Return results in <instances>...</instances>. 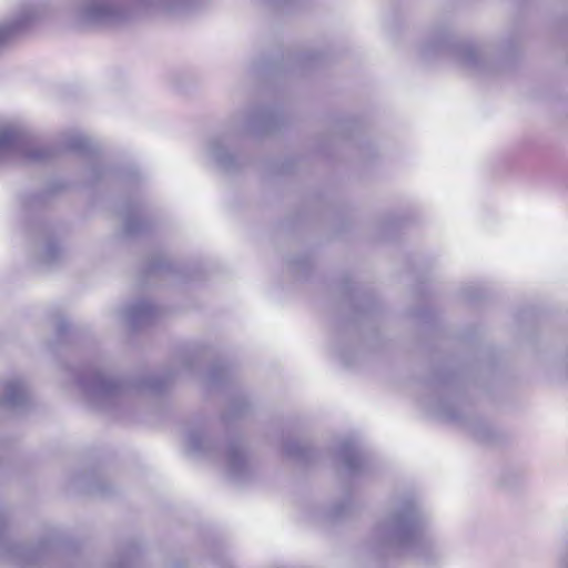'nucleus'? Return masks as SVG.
Segmentation results:
<instances>
[{"label": "nucleus", "mask_w": 568, "mask_h": 568, "mask_svg": "<svg viewBox=\"0 0 568 568\" xmlns=\"http://www.w3.org/2000/svg\"><path fill=\"white\" fill-rule=\"evenodd\" d=\"M60 146L63 150L77 152L83 155L94 154L98 151V148L89 138L78 133L65 134L60 142Z\"/></svg>", "instance_id": "nucleus-15"}, {"label": "nucleus", "mask_w": 568, "mask_h": 568, "mask_svg": "<svg viewBox=\"0 0 568 568\" xmlns=\"http://www.w3.org/2000/svg\"><path fill=\"white\" fill-rule=\"evenodd\" d=\"M91 175L93 180H100L103 176L101 169L97 165L91 168Z\"/></svg>", "instance_id": "nucleus-24"}, {"label": "nucleus", "mask_w": 568, "mask_h": 568, "mask_svg": "<svg viewBox=\"0 0 568 568\" xmlns=\"http://www.w3.org/2000/svg\"><path fill=\"white\" fill-rule=\"evenodd\" d=\"M453 54L460 67L474 73H485L493 70L487 51L474 43L462 42L454 45Z\"/></svg>", "instance_id": "nucleus-8"}, {"label": "nucleus", "mask_w": 568, "mask_h": 568, "mask_svg": "<svg viewBox=\"0 0 568 568\" xmlns=\"http://www.w3.org/2000/svg\"><path fill=\"white\" fill-rule=\"evenodd\" d=\"M247 407H248V405H247L246 399H244V398L235 399L230 404L227 410L224 413L223 419L231 420L233 418L241 417L242 415H244Z\"/></svg>", "instance_id": "nucleus-21"}, {"label": "nucleus", "mask_w": 568, "mask_h": 568, "mask_svg": "<svg viewBox=\"0 0 568 568\" xmlns=\"http://www.w3.org/2000/svg\"><path fill=\"white\" fill-rule=\"evenodd\" d=\"M159 315V308L150 301L140 300L120 311V318L132 329L151 324Z\"/></svg>", "instance_id": "nucleus-10"}, {"label": "nucleus", "mask_w": 568, "mask_h": 568, "mask_svg": "<svg viewBox=\"0 0 568 568\" xmlns=\"http://www.w3.org/2000/svg\"><path fill=\"white\" fill-rule=\"evenodd\" d=\"M558 568H568V536L558 557Z\"/></svg>", "instance_id": "nucleus-22"}, {"label": "nucleus", "mask_w": 568, "mask_h": 568, "mask_svg": "<svg viewBox=\"0 0 568 568\" xmlns=\"http://www.w3.org/2000/svg\"><path fill=\"white\" fill-rule=\"evenodd\" d=\"M184 442L189 454L223 464L235 481H244L253 473L248 453L241 438L231 437L220 443L210 435L206 426L194 425L185 430Z\"/></svg>", "instance_id": "nucleus-5"}, {"label": "nucleus", "mask_w": 568, "mask_h": 568, "mask_svg": "<svg viewBox=\"0 0 568 568\" xmlns=\"http://www.w3.org/2000/svg\"><path fill=\"white\" fill-rule=\"evenodd\" d=\"M34 232L38 236L37 260L40 264L51 266L58 263L63 257V248L59 245L51 230L39 224L36 226Z\"/></svg>", "instance_id": "nucleus-11"}, {"label": "nucleus", "mask_w": 568, "mask_h": 568, "mask_svg": "<svg viewBox=\"0 0 568 568\" xmlns=\"http://www.w3.org/2000/svg\"><path fill=\"white\" fill-rule=\"evenodd\" d=\"M442 384H443L444 386L448 385V384H449V379H444V381L442 382Z\"/></svg>", "instance_id": "nucleus-27"}, {"label": "nucleus", "mask_w": 568, "mask_h": 568, "mask_svg": "<svg viewBox=\"0 0 568 568\" xmlns=\"http://www.w3.org/2000/svg\"><path fill=\"white\" fill-rule=\"evenodd\" d=\"M354 504L349 496L335 503L327 511L326 518L331 521H337L349 517L353 514Z\"/></svg>", "instance_id": "nucleus-17"}, {"label": "nucleus", "mask_w": 568, "mask_h": 568, "mask_svg": "<svg viewBox=\"0 0 568 568\" xmlns=\"http://www.w3.org/2000/svg\"><path fill=\"white\" fill-rule=\"evenodd\" d=\"M196 361L194 354L182 353L163 374H149L132 379H122L102 368L90 366L77 375V383L90 405L101 410H112L129 393H162L175 376L192 374Z\"/></svg>", "instance_id": "nucleus-2"}, {"label": "nucleus", "mask_w": 568, "mask_h": 568, "mask_svg": "<svg viewBox=\"0 0 568 568\" xmlns=\"http://www.w3.org/2000/svg\"><path fill=\"white\" fill-rule=\"evenodd\" d=\"M1 153L20 155L30 163H44L54 155L52 148L34 145L29 134L16 126L0 128Z\"/></svg>", "instance_id": "nucleus-7"}, {"label": "nucleus", "mask_w": 568, "mask_h": 568, "mask_svg": "<svg viewBox=\"0 0 568 568\" xmlns=\"http://www.w3.org/2000/svg\"><path fill=\"white\" fill-rule=\"evenodd\" d=\"M465 295H466V297H467V298H469V300H475V298H477V297H478V295H477V294L469 293L468 291H466V292H465Z\"/></svg>", "instance_id": "nucleus-26"}, {"label": "nucleus", "mask_w": 568, "mask_h": 568, "mask_svg": "<svg viewBox=\"0 0 568 568\" xmlns=\"http://www.w3.org/2000/svg\"><path fill=\"white\" fill-rule=\"evenodd\" d=\"M60 549L54 535L37 542L14 540L7 516L0 510V562L11 568H53L60 564Z\"/></svg>", "instance_id": "nucleus-6"}, {"label": "nucleus", "mask_w": 568, "mask_h": 568, "mask_svg": "<svg viewBox=\"0 0 568 568\" xmlns=\"http://www.w3.org/2000/svg\"><path fill=\"white\" fill-rule=\"evenodd\" d=\"M426 519L414 495L396 496L374 526L371 538L381 548L409 554L430 562L438 558L440 552L425 532Z\"/></svg>", "instance_id": "nucleus-1"}, {"label": "nucleus", "mask_w": 568, "mask_h": 568, "mask_svg": "<svg viewBox=\"0 0 568 568\" xmlns=\"http://www.w3.org/2000/svg\"><path fill=\"white\" fill-rule=\"evenodd\" d=\"M285 454L301 463H308L314 459L315 452L307 442L298 439L287 440L284 445Z\"/></svg>", "instance_id": "nucleus-16"}, {"label": "nucleus", "mask_w": 568, "mask_h": 568, "mask_svg": "<svg viewBox=\"0 0 568 568\" xmlns=\"http://www.w3.org/2000/svg\"><path fill=\"white\" fill-rule=\"evenodd\" d=\"M39 14V9L34 4L23 7L16 20L8 24L0 26V42H2L10 33L26 28L30 22L34 21Z\"/></svg>", "instance_id": "nucleus-14"}, {"label": "nucleus", "mask_w": 568, "mask_h": 568, "mask_svg": "<svg viewBox=\"0 0 568 568\" xmlns=\"http://www.w3.org/2000/svg\"><path fill=\"white\" fill-rule=\"evenodd\" d=\"M163 272H175L174 265L164 256L156 255L148 264V274L156 275Z\"/></svg>", "instance_id": "nucleus-19"}, {"label": "nucleus", "mask_w": 568, "mask_h": 568, "mask_svg": "<svg viewBox=\"0 0 568 568\" xmlns=\"http://www.w3.org/2000/svg\"><path fill=\"white\" fill-rule=\"evenodd\" d=\"M434 413L453 422H462L463 416L459 408L447 399L439 400L434 407Z\"/></svg>", "instance_id": "nucleus-18"}, {"label": "nucleus", "mask_w": 568, "mask_h": 568, "mask_svg": "<svg viewBox=\"0 0 568 568\" xmlns=\"http://www.w3.org/2000/svg\"><path fill=\"white\" fill-rule=\"evenodd\" d=\"M469 427H471V429H473L474 434H475L478 438H480V439H485V436H484V434H481V433H480L479 427L474 426V425H473V424H470V423H469Z\"/></svg>", "instance_id": "nucleus-25"}, {"label": "nucleus", "mask_w": 568, "mask_h": 568, "mask_svg": "<svg viewBox=\"0 0 568 568\" xmlns=\"http://www.w3.org/2000/svg\"><path fill=\"white\" fill-rule=\"evenodd\" d=\"M29 402V388L24 379L11 378L3 383L0 404L10 409H21Z\"/></svg>", "instance_id": "nucleus-12"}, {"label": "nucleus", "mask_w": 568, "mask_h": 568, "mask_svg": "<svg viewBox=\"0 0 568 568\" xmlns=\"http://www.w3.org/2000/svg\"><path fill=\"white\" fill-rule=\"evenodd\" d=\"M230 377V371L227 367L222 365H215L211 368L207 375V382L212 386L221 385L226 382Z\"/></svg>", "instance_id": "nucleus-20"}, {"label": "nucleus", "mask_w": 568, "mask_h": 568, "mask_svg": "<svg viewBox=\"0 0 568 568\" xmlns=\"http://www.w3.org/2000/svg\"><path fill=\"white\" fill-rule=\"evenodd\" d=\"M68 329H69V324L65 322V320L60 318L57 322V326H55L58 337L62 339L64 334L68 332Z\"/></svg>", "instance_id": "nucleus-23"}, {"label": "nucleus", "mask_w": 568, "mask_h": 568, "mask_svg": "<svg viewBox=\"0 0 568 568\" xmlns=\"http://www.w3.org/2000/svg\"><path fill=\"white\" fill-rule=\"evenodd\" d=\"M143 207L139 203H128L124 205L121 215L123 219V232L128 236H134L143 233L148 229V223L142 219Z\"/></svg>", "instance_id": "nucleus-13"}, {"label": "nucleus", "mask_w": 568, "mask_h": 568, "mask_svg": "<svg viewBox=\"0 0 568 568\" xmlns=\"http://www.w3.org/2000/svg\"><path fill=\"white\" fill-rule=\"evenodd\" d=\"M197 0H75L74 21L82 27L123 26L141 14L175 17L191 11Z\"/></svg>", "instance_id": "nucleus-3"}, {"label": "nucleus", "mask_w": 568, "mask_h": 568, "mask_svg": "<svg viewBox=\"0 0 568 568\" xmlns=\"http://www.w3.org/2000/svg\"><path fill=\"white\" fill-rule=\"evenodd\" d=\"M282 122L273 106L253 105L236 113L227 132L211 138L206 145L209 158L222 170L231 172L242 164L236 144L242 136H264L275 132Z\"/></svg>", "instance_id": "nucleus-4"}, {"label": "nucleus", "mask_w": 568, "mask_h": 568, "mask_svg": "<svg viewBox=\"0 0 568 568\" xmlns=\"http://www.w3.org/2000/svg\"><path fill=\"white\" fill-rule=\"evenodd\" d=\"M338 457L351 476H361L369 471V457L354 439L342 440Z\"/></svg>", "instance_id": "nucleus-9"}]
</instances>
